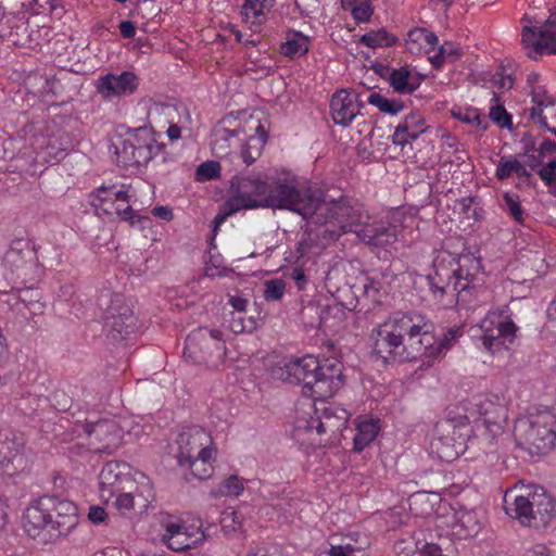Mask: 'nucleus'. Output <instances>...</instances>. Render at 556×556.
<instances>
[{
  "mask_svg": "<svg viewBox=\"0 0 556 556\" xmlns=\"http://www.w3.org/2000/svg\"><path fill=\"white\" fill-rule=\"evenodd\" d=\"M274 376L290 383H302V393L314 400L333 396L343 384L342 364L334 357L312 355L290 358L274 369Z\"/></svg>",
  "mask_w": 556,
  "mask_h": 556,
  "instance_id": "obj_1",
  "label": "nucleus"
},
{
  "mask_svg": "<svg viewBox=\"0 0 556 556\" xmlns=\"http://www.w3.org/2000/svg\"><path fill=\"white\" fill-rule=\"evenodd\" d=\"M309 222L320 226L316 237L325 244L337 241L343 233L356 232L369 217L357 201L348 198L327 200L319 189Z\"/></svg>",
  "mask_w": 556,
  "mask_h": 556,
  "instance_id": "obj_2",
  "label": "nucleus"
},
{
  "mask_svg": "<svg viewBox=\"0 0 556 556\" xmlns=\"http://www.w3.org/2000/svg\"><path fill=\"white\" fill-rule=\"evenodd\" d=\"M520 494L510 490L503 498L507 516L522 527L541 529L547 527L556 517V500L544 488L528 486Z\"/></svg>",
  "mask_w": 556,
  "mask_h": 556,
  "instance_id": "obj_3",
  "label": "nucleus"
},
{
  "mask_svg": "<svg viewBox=\"0 0 556 556\" xmlns=\"http://www.w3.org/2000/svg\"><path fill=\"white\" fill-rule=\"evenodd\" d=\"M78 523V508L68 500L41 496L30 503L24 513V527L31 531L48 530L58 535L68 534Z\"/></svg>",
  "mask_w": 556,
  "mask_h": 556,
  "instance_id": "obj_4",
  "label": "nucleus"
},
{
  "mask_svg": "<svg viewBox=\"0 0 556 556\" xmlns=\"http://www.w3.org/2000/svg\"><path fill=\"white\" fill-rule=\"evenodd\" d=\"M514 435L517 445L530 455H543L556 443V415L544 410L518 418Z\"/></svg>",
  "mask_w": 556,
  "mask_h": 556,
  "instance_id": "obj_5",
  "label": "nucleus"
},
{
  "mask_svg": "<svg viewBox=\"0 0 556 556\" xmlns=\"http://www.w3.org/2000/svg\"><path fill=\"white\" fill-rule=\"evenodd\" d=\"M265 207L289 210L309 222L318 188L300 189L294 179L283 178L267 182Z\"/></svg>",
  "mask_w": 556,
  "mask_h": 556,
  "instance_id": "obj_6",
  "label": "nucleus"
},
{
  "mask_svg": "<svg viewBox=\"0 0 556 556\" xmlns=\"http://www.w3.org/2000/svg\"><path fill=\"white\" fill-rule=\"evenodd\" d=\"M226 345L217 329L198 328L188 334L184 358L194 365L217 369L225 362Z\"/></svg>",
  "mask_w": 556,
  "mask_h": 556,
  "instance_id": "obj_7",
  "label": "nucleus"
},
{
  "mask_svg": "<svg viewBox=\"0 0 556 556\" xmlns=\"http://www.w3.org/2000/svg\"><path fill=\"white\" fill-rule=\"evenodd\" d=\"M415 329L410 314L395 313L372 329L374 353L384 362H401L407 331Z\"/></svg>",
  "mask_w": 556,
  "mask_h": 556,
  "instance_id": "obj_8",
  "label": "nucleus"
},
{
  "mask_svg": "<svg viewBox=\"0 0 556 556\" xmlns=\"http://www.w3.org/2000/svg\"><path fill=\"white\" fill-rule=\"evenodd\" d=\"M410 324L415 329L405 336L401 362L420 361L430 365L438 357L433 325L418 314H410Z\"/></svg>",
  "mask_w": 556,
  "mask_h": 556,
  "instance_id": "obj_9",
  "label": "nucleus"
},
{
  "mask_svg": "<svg viewBox=\"0 0 556 556\" xmlns=\"http://www.w3.org/2000/svg\"><path fill=\"white\" fill-rule=\"evenodd\" d=\"M319 401L320 407L315 408V416H311L308 419L299 418L295 421L298 434L301 432L316 433L317 435L337 434L345 428L350 418L349 412L334 403H325V400Z\"/></svg>",
  "mask_w": 556,
  "mask_h": 556,
  "instance_id": "obj_10",
  "label": "nucleus"
},
{
  "mask_svg": "<svg viewBox=\"0 0 556 556\" xmlns=\"http://www.w3.org/2000/svg\"><path fill=\"white\" fill-rule=\"evenodd\" d=\"M104 329L113 341H123L138 329L137 317L131 305L119 294L111 295L103 313Z\"/></svg>",
  "mask_w": 556,
  "mask_h": 556,
  "instance_id": "obj_11",
  "label": "nucleus"
},
{
  "mask_svg": "<svg viewBox=\"0 0 556 556\" xmlns=\"http://www.w3.org/2000/svg\"><path fill=\"white\" fill-rule=\"evenodd\" d=\"M267 181L251 176H235L230 181V211L265 207Z\"/></svg>",
  "mask_w": 556,
  "mask_h": 556,
  "instance_id": "obj_12",
  "label": "nucleus"
},
{
  "mask_svg": "<svg viewBox=\"0 0 556 556\" xmlns=\"http://www.w3.org/2000/svg\"><path fill=\"white\" fill-rule=\"evenodd\" d=\"M85 432L89 450L93 453L113 454L122 442V430L114 420L102 419L87 424Z\"/></svg>",
  "mask_w": 556,
  "mask_h": 556,
  "instance_id": "obj_13",
  "label": "nucleus"
},
{
  "mask_svg": "<svg viewBox=\"0 0 556 556\" xmlns=\"http://www.w3.org/2000/svg\"><path fill=\"white\" fill-rule=\"evenodd\" d=\"M176 458L178 464H186V460L193 459L200 455L211 456L213 451L210 448L212 438L200 426L184 428L177 439Z\"/></svg>",
  "mask_w": 556,
  "mask_h": 556,
  "instance_id": "obj_14",
  "label": "nucleus"
},
{
  "mask_svg": "<svg viewBox=\"0 0 556 556\" xmlns=\"http://www.w3.org/2000/svg\"><path fill=\"white\" fill-rule=\"evenodd\" d=\"M482 334L480 340L483 346L491 353L509 349L516 339V325L501 316L485 318L481 324Z\"/></svg>",
  "mask_w": 556,
  "mask_h": 556,
  "instance_id": "obj_15",
  "label": "nucleus"
},
{
  "mask_svg": "<svg viewBox=\"0 0 556 556\" xmlns=\"http://www.w3.org/2000/svg\"><path fill=\"white\" fill-rule=\"evenodd\" d=\"M163 529L162 542L174 552L193 548L205 539L204 531L201 527L193 525L187 526L179 520L168 519L163 522Z\"/></svg>",
  "mask_w": 556,
  "mask_h": 556,
  "instance_id": "obj_16",
  "label": "nucleus"
},
{
  "mask_svg": "<svg viewBox=\"0 0 556 556\" xmlns=\"http://www.w3.org/2000/svg\"><path fill=\"white\" fill-rule=\"evenodd\" d=\"M455 261L456 255L447 250L440 251L433 260V275L426 276L430 291L434 296L442 298L455 285Z\"/></svg>",
  "mask_w": 556,
  "mask_h": 556,
  "instance_id": "obj_17",
  "label": "nucleus"
},
{
  "mask_svg": "<svg viewBox=\"0 0 556 556\" xmlns=\"http://www.w3.org/2000/svg\"><path fill=\"white\" fill-rule=\"evenodd\" d=\"M526 48L538 54H556V13L549 15L540 26H525L521 36Z\"/></svg>",
  "mask_w": 556,
  "mask_h": 556,
  "instance_id": "obj_18",
  "label": "nucleus"
},
{
  "mask_svg": "<svg viewBox=\"0 0 556 556\" xmlns=\"http://www.w3.org/2000/svg\"><path fill=\"white\" fill-rule=\"evenodd\" d=\"M399 216L400 213H392L387 224L381 223L377 226L361 229L358 237L369 245L380 248L393 245L399 240L403 229L402 220Z\"/></svg>",
  "mask_w": 556,
  "mask_h": 556,
  "instance_id": "obj_19",
  "label": "nucleus"
},
{
  "mask_svg": "<svg viewBox=\"0 0 556 556\" xmlns=\"http://www.w3.org/2000/svg\"><path fill=\"white\" fill-rule=\"evenodd\" d=\"M431 448L440 459L447 463L459 456L463 443L455 439V427L452 421L447 420L437 426Z\"/></svg>",
  "mask_w": 556,
  "mask_h": 556,
  "instance_id": "obj_20",
  "label": "nucleus"
},
{
  "mask_svg": "<svg viewBox=\"0 0 556 556\" xmlns=\"http://www.w3.org/2000/svg\"><path fill=\"white\" fill-rule=\"evenodd\" d=\"M362 104L358 103V93L341 89L332 94L330 112L337 125L349 126L359 113Z\"/></svg>",
  "mask_w": 556,
  "mask_h": 556,
  "instance_id": "obj_21",
  "label": "nucleus"
},
{
  "mask_svg": "<svg viewBox=\"0 0 556 556\" xmlns=\"http://www.w3.org/2000/svg\"><path fill=\"white\" fill-rule=\"evenodd\" d=\"M455 268L456 277L453 291L460 293L469 288H475L476 282L479 281L482 269L481 258L471 253H462L456 256Z\"/></svg>",
  "mask_w": 556,
  "mask_h": 556,
  "instance_id": "obj_22",
  "label": "nucleus"
},
{
  "mask_svg": "<svg viewBox=\"0 0 556 556\" xmlns=\"http://www.w3.org/2000/svg\"><path fill=\"white\" fill-rule=\"evenodd\" d=\"M138 85V77L132 72H123L119 75L106 74L100 78L98 91L109 99L124 97L132 94Z\"/></svg>",
  "mask_w": 556,
  "mask_h": 556,
  "instance_id": "obj_23",
  "label": "nucleus"
},
{
  "mask_svg": "<svg viewBox=\"0 0 556 556\" xmlns=\"http://www.w3.org/2000/svg\"><path fill=\"white\" fill-rule=\"evenodd\" d=\"M36 258L35 250L28 239L17 238L11 242L4 255V263L12 271H17L31 264Z\"/></svg>",
  "mask_w": 556,
  "mask_h": 556,
  "instance_id": "obj_24",
  "label": "nucleus"
},
{
  "mask_svg": "<svg viewBox=\"0 0 556 556\" xmlns=\"http://www.w3.org/2000/svg\"><path fill=\"white\" fill-rule=\"evenodd\" d=\"M125 466L119 462H109L103 466L99 475L101 497L110 498L122 490L119 485L126 478V473L123 471Z\"/></svg>",
  "mask_w": 556,
  "mask_h": 556,
  "instance_id": "obj_25",
  "label": "nucleus"
},
{
  "mask_svg": "<svg viewBox=\"0 0 556 556\" xmlns=\"http://www.w3.org/2000/svg\"><path fill=\"white\" fill-rule=\"evenodd\" d=\"M425 121L419 114H409L396 126L392 136V142L404 147L416 140L426 131Z\"/></svg>",
  "mask_w": 556,
  "mask_h": 556,
  "instance_id": "obj_26",
  "label": "nucleus"
},
{
  "mask_svg": "<svg viewBox=\"0 0 556 556\" xmlns=\"http://www.w3.org/2000/svg\"><path fill=\"white\" fill-rule=\"evenodd\" d=\"M520 156H502L496 165L495 177L503 181L515 174L519 179H522V184L528 186L532 185V173L527 168L523 159Z\"/></svg>",
  "mask_w": 556,
  "mask_h": 556,
  "instance_id": "obj_27",
  "label": "nucleus"
},
{
  "mask_svg": "<svg viewBox=\"0 0 556 556\" xmlns=\"http://www.w3.org/2000/svg\"><path fill=\"white\" fill-rule=\"evenodd\" d=\"M127 138L131 143H134V147H136L137 151L140 150L144 152V160L148 163L164 148V144L156 142L151 129L148 127H139L135 129L128 134Z\"/></svg>",
  "mask_w": 556,
  "mask_h": 556,
  "instance_id": "obj_28",
  "label": "nucleus"
},
{
  "mask_svg": "<svg viewBox=\"0 0 556 556\" xmlns=\"http://www.w3.org/2000/svg\"><path fill=\"white\" fill-rule=\"evenodd\" d=\"M247 124H250V128L254 127L257 132L256 136H250L248 141L241 148V157L245 165L250 166L260 157L262 150L267 141V134L263 125H261L258 122L255 125V122L252 117Z\"/></svg>",
  "mask_w": 556,
  "mask_h": 556,
  "instance_id": "obj_29",
  "label": "nucleus"
},
{
  "mask_svg": "<svg viewBox=\"0 0 556 556\" xmlns=\"http://www.w3.org/2000/svg\"><path fill=\"white\" fill-rule=\"evenodd\" d=\"M235 119L231 117L224 118L220 124L214 129L212 149L218 156H225L229 153L230 143L229 140L235 137H239L241 134H245L238 127L229 128L226 125L231 124Z\"/></svg>",
  "mask_w": 556,
  "mask_h": 556,
  "instance_id": "obj_30",
  "label": "nucleus"
},
{
  "mask_svg": "<svg viewBox=\"0 0 556 556\" xmlns=\"http://www.w3.org/2000/svg\"><path fill=\"white\" fill-rule=\"evenodd\" d=\"M274 0H245L242 5V17L251 29L260 31L261 25L266 20V11L273 7Z\"/></svg>",
  "mask_w": 556,
  "mask_h": 556,
  "instance_id": "obj_31",
  "label": "nucleus"
},
{
  "mask_svg": "<svg viewBox=\"0 0 556 556\" xmlns=\"http://www.w3.org/2000/svg\"><path fill=\"white\" fill-rule=\"evenodd\" d=\"M114 153L116 155V163L118 166L128 168L131 166H141L148 164L144 160V152L137 151L134 143L128 138L121 140L117 144H114Z\"/></svg>",
  "mask_w": 556,
  "mask_h": 556,
  "instance_id": "obj_32",
  "label": "nucleus"
},
{
  "mask_svg": "<svg viewBox=\"0 0 556 556\" xmlns=\"http://www.w3.org/2000/svg\"><path fill=\"white\" fill-rule=\"evenodd\" d=\"M483 425L494 435L502 431L503 422L506 420V409L503 405L494 406L491 402L481 405Z\"/></svg>",
  "mask_w": 556,
  "mask_h": 556,
  "instance_id": "obj_33",
  "label": "nucleus"
},
{
  "mask_svg": "<svg viewBox=\"0 0 556 556\" xmlns=\"http://www.w3.org/2000/svg\"><path fill=\"white\" fill-rule=\"evenodd\" d=\"M308 50V37L298 31L288 34L287 40L280 47L281 53L291 59L305 55Z\"/></svg>",
  "mask_w": 556,
  "mask_h": 556,
  "instance_id": "obj_34",
  "label": "nucleus"
},
{
  "mask_svg": "<svg viewBox=\"0 0 556 556\" xmlns=\"http://www.w3.org/2000/svg\"><path fill=\"white\" fill-rule=\"evenodd\" d=\"M379 432V426L376 420L366 419L357 425L356 433L353 439L354 450L363 451L370 442L375 440Z\"/></svg>",
  "mask_w": 556,
  "mask_h": 556,
  "instance_id": "obj_35",
  "label": "nucleus"
},
{
  "mask_svg": "<svg viewBox=\"0 0 556 556\" xmlns=\"http://www.w3.org/2000/svg\"><path fill=\"white\" fill-rule=\"evenodd\" d=\"M129 195L126 191L116 190L115 186H101L91 194V204L97 211L99 207H103L109 204L111 200L125 201L127 202Z\"/></svg>",
  "mask_w": 556,
  "mask_h": 556,
  "instance_id": "obj_36",
  "label": "nucleus"
},
{
  "mask_svg": "<svg viewBox=\"0 0 556 556\" xmlns=\"http://www.w3.org/2000/svg\"><path fill=\"white\" fill-rule=\"evenodd\" d=\"M244 490L243 481L237 475H231L211 490L215 498L239 496Z\"/></svg>",
  "mask_w": 556,
  "mask_h": 556,
  "instance_id": "obj_37",
  "label": "nucleus"
},
{
  "mask_svg": "<svg viewBox=\"0 0 556 556\" xmlns=\"http://www.w3.org/2000/svg\"><path fill=\"white\" fill-rule=\"evenodd\" d=\"M388 81L399 93H412L418 87L409 81V71L406 67L392 68Z\"/></svg>",
  "mask_w": 556,
  "mask_h": 556,
  "instance_id": "obj_38",
  "label": "nucleus"
},
{
  "mask_svg": "<svg viewBox=\"0 0 556 556\" xmlns=\"http://www.w3.org/2000/svg\"><path fill=\"white\" fill-rule=\"evenodd\" d=\"M395 42L396 37L389 33L386 28H380L378 30H371L369 33H366L359 39V43L372 49L391 47Z\"/></svg>",
  "mask_w": 556,
  "mask_h": 556,
  "instance_id": "obj_39",
  "label": "nucleus"
},
{
  "mask_svg": "<svg viewBox=\"0 0 556 556\" xmlns=\"http://www.w3.org/2000/svg\"><path fill=\"white\" fill-rule=\"evenodd\" d=\"M344 11H349L357 23L368 22L372 15V7L369 0H341Z\"/></svg>",
  "mask_w": 556,
  "mask_h": 556,
  "instance_id": "obj_40",
  "label": "nucleus"
},
{
  "mask_svg": "<svg viewBox=\"0 0 556 556\" xmlns=\"http://www.w3.org/2000/svg\"><path fill=\"white\" fill-rule=\"evenodd\" d=\"M211 456L200 455L193 459L186 460V464H178L180 467H187L191 470V476L199 480L207 479L213 473V467L210 463Z\"/></svg>",
  "mask_w": 556,
  "mask_h": 556,
  "instance_id": "obj_41",
  "label": "nucleus"
},
{
  "mask_svg": "<svg viewBox=\"0 0 556 556\" xmlns=\"http://www.w3.org/2000/svg\"><path fill=\"white\" fill-rule=\"evenodd\" d=\"M502 208L518 224H523L526 217H528V214L521 206L520 198L516 193H504Z\"/></svg>",
  "mask_w": 556,
  "mask_h": 556,
  "instance_id": "obj_42",
  "label": "nucleus"
},
{
  "mask_svg": "<svg viewBox=\"0 0 556 556\" xmlns=\"http://www.w3.org/2000/svg\"><path fill=\"white\" fill-rule=\"evenodd\" d=\"M459 49L451 41H445L438 47V52L429 58L434 68H440L445 62H455L458 60Z\"/></svg>",
  "mask_w": 556,
  "mask_h": 556,
  "instance_id": "obj_43",
  "label": "nucleus"
},
{
  "mask_svg": "<svg viewBox=\"0 0 556 556\" xmlns=\"http://www.w3.org/2000/svg\"><path fill=\"white\" fill-rule=\"evenodd\" d=\"M368 103L378 108L380 112L390 115H396L404 109V104L402 101L387 99L386 97L377 92H372L369 94Z\"/></svg>",
  "mask_w": 556,
  "mask_h": 556,
  "instance_id": "obj_44",
  "label": "nucleus"
},
{
  "mask_svg": "<svg viewBox=\"0 0 556 556\" xmlns=\"http://www.w3.org/2000/svg\"><path fill=\"white\" fill-rule=\"evenodd\" d=\"M18 300L31 314H41L43 304L40 302V293L35 289H25L18 292Z\"/></svg>",
  "mask_w": 556,
  "mask_h": 556,
  "instance_id": "obj_45",
  "label": "nucleus"
},
{
  "mask_svg": "<svg viewBox=\"0 0 556 556\" xmlns=\"http://www.w3.org/2000/svg\"><path fill=\"white\" fill-rule=\"evenodd\" d=\"M141 479L143 481L140 482L141 486L137 490L135 497L137 508L139 510H144L148 508L149 504L154 500V492L150 480L144 475L141 476Z\"/></svg>",
  "mask_w": 556,
  "mask_h": 556,
  "instance_id": "obj_46",
  "label": "nucleus"
},
{
  "mask_svg": "<svg viewBox=\"0 0 556 556\" xmlns=\"http://www.w3.org/2000/svg\"><path fill=\"white\" fill-rule=\"evenodd\" d=\"M115 214L123 220H127L131 226L138 224H147L150 222L149 217L137 215L132 207L129 205V199L127 202H116ZM144 228V225H142Z\"/></svg>",
  "mask_w": 556,
  "mask_h": 556,
  "instance_id": "obj_47",
  "label": "nucleus"
},
{
  "mask_svg": "<svg viewBox=\"0 0 556 556\" xmlns=\"http://www.w3.org/2000/svg\"><path fill=\"white\" fill-rule=\"evenodd\" d=\"M464 334L462 327H453L448 328L443 337L438 340L435 338V345L438 348V356H440L443 352L447 351L451 345L458 341V339Z\"/></svg>",
  "mask_w": 556,
  "mask_h": 556,
  "instance_id": "obj_48",
  "label": "nucleus"
},
{
  "mask_svg": "<svg viewBox=\"0 0 556 556\" xmlns=\"http://www.w3.org/2000/svg\"><path fill=\"white\" fill-rule=\"evenodd\" d=\"M220 175V165L215 161H206L202 163L195 172L198 181L211 180L218 178Z\"/></svg>",
  "mask_w": 556,
  "mask_h": 556,
  "instance_id": "obj_49",
  "label": "nucleus"
},
{
  "mask_svg": "<svg viewBox=\"0 0 556 556\" xmlns=\"http://www.w3.org/2000/svg\"><path fill=\"white\" fill-rule=\"evenodd\" d=\"M11 445H13V442L11 441H0V464L5 467L14 462L23 463V455L18 450L13 451Z\"/></svg>",
  "mask_w": 556,
  "mask_h": 556,
  "instance_id": "obj_50",
  "label": "nucleus"
},
{
  "mask_svg": "<svg viewBox=\"0 0 556 556\" xmlns=\"http://www.w3.org/2000/svg\"><path fill=\"white\" fill-rule=\"evenodd\" d=\"M286 283L282 279H271L265 282L264 298L267 301H278L282 298Z\"/></svg>",
  "mask_w": 556,
  "mask_h": 556,
  "instance_id": "obj_51",
  "label": "nucleus"
},
{
  "mask_svg": "<svg viewBox=\"0 0 556 556\" xmlns=\"http://www.w3.org/2000/svg\"><path fill=\"white\" fill-rule=\"evenodd\" d=\"M490 119L502 128L511 127V116L505 108L500 104L492 105L489 113Z\"/></svg>",
  "mask_w": 556,
  "mask_h": 556,
  "instance_id": "obj_52",
  "label": "nucleus"
},
{
  "mask_svg": "<svg viewBox=\"0 0 556 556\" xmlns=\"http://www.w3.org/2000/svg\"><path fill=\"white\" fill-rule=\"evenodd\" d=\"M536 173L546 186H556V157H551Z\"/></svg>",
  "mask_w": 556,
  "mask_h": 556,
  "instance_id": "obj_53",
  "label": "nucleus"
},
{
  "mask_svg": "<svg viewBox=\"0 0 556 556\" xmlns=\"http://www.w3.org/2000/svg\"><path fill=\"white\" fill-rule=\"evenodd\" d=\"M530 94L534 104L545 105V108H552L555 104L554 97L549 96L544 87H532Z\"/></svg>",
  "mask_w": 556,
  "mask_h": 556,
  "instance_id": "obj_54",
  "label": "nucleus"
},
{
  "mask_svg": "<svg viewBox=\"0 0 556 556\" xmlns=\"http://www.w3.org/2000/svg\"><path fill=\"white\" fill-rule=\"evenodd\" d=\"M459 523L466 529L465 535L473 536L480 531V523L476 520L471 511L464 513L459 518Z\"/></svg>",
  "mask_w": 556,
  "mask_h": 556,
  "instance_id": "obj_55",
  "label": "nucleus"
},
{
  "mask_svg": "<svg viewBox=\"0 0 556 556\" xmlns=\"http://www.w3.org/2000/svg\"><path fill=\"white\" fill-rule=\"evenodd\" d=\"M115 505L123 514L137 508L135 494L132 492L117 494Z\"/></svg>",
  "mask_w": 556,
  "mask_h": 556,
  "instance_id": "obj_56",
  "label": "nucleus"
},
{
  "mask_svg": "<svg viewBox=\"0 0 556 556\" xmlns=\"http://www.w3.org/2000/svg\"><path fill=\"white\" fill-rule=\"evenodd\" d=\"M519 156L523 159L525 164L530 172H538V169L543 166L546 159L544 155H541L540 152L522 153L519 154Z\"/></svg>",
  "mask_w": 556,
  "mask_h": 556,
  "instance_id": "obj_57",
  "label": "nucleus"
},
{
  "mask_svg": "<svg viewBox=\"0 0 556 556\" xmlns=\"http://www.w3.org/2000/svg\"><path fill=\"white\" fill-rule=\"evenodd\" d=\"M452 116L463 123L469 124L470 119H477V110L476 109H454L452 110Z\"/></svg>",
  "mask_w": 556,
  "mask_h": 556,
  "instance_id": "obj_58",
  "label": "nucleus"
},
{
  "mask_svg": "<svg viewBox=\"0 0 556 556\" xmlns=\"http://www.w3.org/2000/svg\"><path fill=\"white\" fill-rule=\"evenodd\" d=\"M357 549L351 544L332 545L328 552L330 556H355Z\"/></svg>",
  "mask_w": 556,
  "mask_h": 556,
  "instance_id": "obj_59",
  "label": "nucleus"
},
{
  "mask_svg": "<svg viewBox=\"0 0 556 556\" xmlns=\"http://www.w3.org/2000/svg\"><path fill=\"white\" fill-rule=\"evenodd\" d=\"M491 83L500 89H510L513 87V78L507 75L504 76L502 73H495L492 75Z\"/></svg>",
  "mask_w": 556,
  "mask_h": 556,
  "instance_id": "obj_60",
  "label": "nucleus"
},
{
  "mask_svg": "<svg viewBox=\"0 0 556 556\" xmlns=\"http://www.w3.org/2000/svg\"><path fill=\"white\" fill-rule=\"evenodd\" d=\"M536 152H540V154L544 155L545 157H547V156L556 157V142L546 138L538 147Z\"/></svg>",
  "mask_w": 556,
  "mask_h": 556,
  "instance_id": "obj_61",
  "label": "nucleus"
},
{
  "mask_svg": "<svg viewBox=\"0 0 556 556\" xmlns=\"http://www.w3.org/2000/svg\"><path fill=\"white\" fill-rule=\"evenodd\" d=\"M88 518L92 523L99 525L105 520L106 513L104 508L100 506H91L89 508Z\"/></svg>",
  "mask_w": 556,
  "mask_h": 556,
  "instance_id": "obj_62",
  "label": "nucleus"
},
{
  "mask_svg": "<svg viewBox=\"0 0 556 556\" xmlns=\"http://www.w3.org/2000/svg\"><path fill=\"white\" fill-rule=\"evenodd\" d=\"M119 31L124 38L130 39L136 35V26L130 21H123L119 24Z\"/></svg>",
  "mask_w": 556,
  "mask_h": 556,
  "instance_id": "obj_63",
  "label": "nucleus"
},
{
  "mask_svg": "<svg viewBox=\"0 0 556 556\" xmlns=\"http://www.w3.org/2000/svg\"><path fill=\"white\" fill-rule=\"evenodd\" d=\"M525 556H552L549 553V549L543 545L538 544L534 545L532 548L528 549L525 554Z\"/></svg>",
  "mask_w": 556,
  "mask_h": 556,
  "instance_id": "obj_64",
  "label": "nucleus"
}]
</instances>
